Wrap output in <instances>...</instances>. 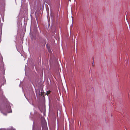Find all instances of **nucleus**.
Listing matches in <instances>:
<instances>
[{
    "mask_svg": "<svg viewBox=\"0 0 130 130\" xmlns=\"http://www.w3.org/2000/svg\"><path fill=\"white\" fill-rule=\"evenodd\" d=\"M128 95H130V93H129Z\"/></svg>",
    "mask_w": 130,
    "mask_h": 130,
    "instance_id": "7",
    "label": "nucleus"
},
{
    "mask_svg": "<svg viewBox=\"0 0 130 130\" xmlns=\"http://www.w3.org/2000/svg\"><path fill=\"white\" fill-rule=\"evenodd\" d=\"M41 123L42 126V128H45L46 127V122L44 120H42Z\"/></svg>",
    "mask_w": 130,
    "mask_h": 130,
    "instance_id": "2",
    "label": "nucleus"
},
{
    "mask_svg": "<svg viewBox=\"0 0 130 130\" xmlns=\"http://www.w3.org/2000/svg\"><path fill=\"white\" fill-rule=\"evenodd\" d=\"M47 46H48V45H47V44L46 45V46L47 47V49H48V52L49 53H50V52H51V49H50V47H48Z\"/></svg>",
    "mask_w": 130,
    "mask_h": 130,
    "instance_id": "4",
    "label": "nucleus"
},
{
    "mask_svg": "<svg viewBox=\"0 0 130 130\" xmlns=\"http://www.w3.org/2000/svg\"><path fill=\"white\" fill-rule=\"evenodd\" d=\"M7 100L6 97L3 94L0 96V101H2L3 102Z\"/></svg>",
    "mask_w": 130,
    "mask_h": 130,
    "instance_id": "1",
    "label": "nucleus"
},
{
    "mask_svg": "<svg viewBox=\"0 0 130 130\" xmlns=\"http://www.w3.org/2000/svg\"><path fill=\"white\" fill-rule=\"evenodd\" d=\"M51 92V91L50 90L47 91L46 92V94L48 95L49 94H50V92Z\"/></svg>",
    "mask_w": 130,
    "mask_h": 130,
    "instance_id": "5",
    "label": "nucleus"
},
{
    "mask_svg": "<svg viewBox=\"0 0 130 130\" xmlns=\"http://www.w3.org/2000/svg\"><path fill=\"white\" fill-rule=\"evenodd\" d=\"M38 130H40V129H38Z\"/></svg>",
    "mask_w": 130,
    "mask_h": 130,
    "instance_id": "8",
    "label": "nucleus"
},
{
    "mask_svg": "<svg viewBox=\"0 0 130 130\" xmlns=\"http://www.w3.org/2000/svg\"><path fill=\"white\" fill-rule=\"evenodd\" d=\"M0 130H15L13 128L7 129H5L4 128H0Z\"/></svg>",
    "mask_w": 130,
    "mask_h": 130,
    "instance_id": "3",
    "label": "nucleus"
},
{
    "mask_svg": "<svg viewBox=\"0 0 130 130\" xmlns=\"http://www.w3.org/2000/svg\"><path fill=\"white\" fill-rule=\"evenodd\" d=\"M92 65L93 66H94V63H93L92 62Z\"/></svg>",
    "mask_w": 130,
    "mask_h": 130,
    "instance_id": "6",
    "label": "nucleus"
}]
</instances>
